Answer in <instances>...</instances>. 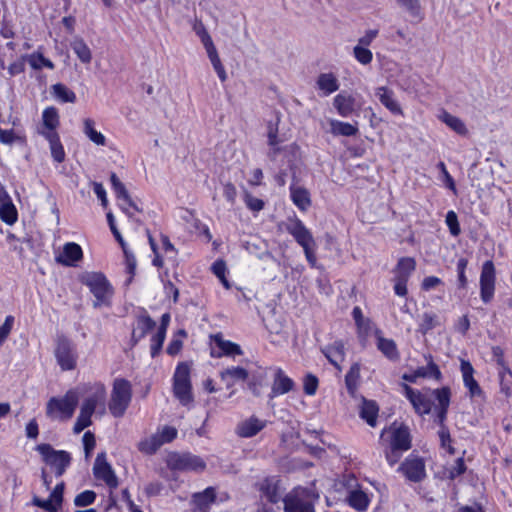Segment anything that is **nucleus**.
I'll return each mask as SVG.
<instances>
[{"mask_svg":"<svg viewBox=\"0 0 512 512\" xmlns=\"http://www.w3.org/2000/svg\"><path fill=\"white\" fill-rule=\"evenodd\" d=\"M79 279L80 282L83 285H86L94 295V308H98L102 305H109V300L113 295V288L103 273L85 272Z\"/></svg>","mask_w":512,"mask_h":512,"instance_id":"f257e3e1","label":"nucleus"},{"mask_svg":"<svg viewBox=\"0 0 512 512\" xmlns=\"http://www.w3.org/2000/svg\"><path fill=\"white\" fill-rule=\"evenodd\" d=\"M286 230L303 248L305 257L311 267H315L317 262L315 254L316 242L310 230L307 229L304 223L297 217L289 221Z\"/></svg>","mask_w":512,"mask_h":512,"instance_id":"f03ea898","label":"nucleus"},{"mask_svg":"<svg viewBox=\"0 0 512 512\" xmlns=\"http://www.w3.org/2000/svg\"><path fill=\"white\" fill-rule=\"evenodd\" d=\"M132 399V387L128 380L118 378L114 380L111 398L108 404L110 413L116 417H122Z\"/></svg>","mask_w":512,"mask_h":512,"instance_id":"7ed1b4c3","label":"nucleus"},{"mask_svg":"<svg viewBox=\"0 0 512 512\" xmlns=\"http://www.w3.org/2000/svg\"><path fill=\"white\" fill-rule=\"evenodd\" d=\"M35 450L41 455L42 461L54 470L56 477H61L71 465V454L65 450H56L51 444H38Z\"/></svg>","mask_w":512,"mask_h":512,"instance_id":"20e7f679","label":"nucleus"},{"mask_svg":"<svg viewBox=\"0 0 512 512\" xmlns=\"http://www.w3.org/2000/svg\"><path fill=\"white\" fill-rule=\"evenodd\" d=\"M78 404L77 393L70 390L63 397H52L46 405V415L50 419H70Z\"/></svg>","mask_w":512,"mask_h":512,"instance_id":"39448f33","label":"nucleus"},{"mask_svg":"<svg viewBox=\"0 0 512 512\" xmlns=\"http://www.w3.org/2000/svg\"><path fill=\"white\" fill-rule=\"evenodd\" d=\"M166 464L172 471L201 473L206 469V462L190 452H171Z\"/></svg>","mask_w":512,"mask_h":512,"instance_id":"423d86ee","label":"nucleus"},{"mask_svg":"<svg viewBox=\"0 0 512 512\" xmlns=\"http://www.w3.org/2000/svg\"><path fill=\"white\" fill-rule=\"evenodd\" d=\"M58 365L63 371L73 370L77 364V353L74 344L66 336L57 337L54 351Z\"/></svg>","mask_w":512,"mask_h":512,"instance_id":"0eeeda50","label":"nucleus"},{"mask_svg":"<svg viewBox=\"0 0 512 512\" xmlns=\"http://www.w3.org/2000/svg\"><path fill=\"white\" fill-rule=\"evenodd\" d=\"M428 391L437 401V404L434 406V422L439 426V429L448 428L446 420L451 402L450 387L443 386L433 390L428 389Z\"/></svg>","mask_w":512,"mask_h":512,"instance_id":"6e6552de","label":"nucleus"},{"mask_svg":"<svg viewBox=\"0 0 512 512\" xmlns=\"http://www.w3.org/2000/svg\"><path fill=\"white\" fill-rule=\"evenodd\" d=\"M398 472H401L410 482H422L426 478L424 459L412 453L400 464Z\"/></svg>","mask_w":512,"mask_h":512,"instance_id":"1a4fd4ad","label":"nucleus"},{"mask_svg":"<svg viewBox=\"0 0 512 512\" xmlns=\"http://www.w3.org/2000/svg\"><path fill=\"white\" fill-rule=\"evenodd\" d=\"M496 270L493 261L483 263L480 274V298L483 303L492 301L495 292Z\"/></svg>","mask_w":512,"mask_h":512,"instance_id":"9d476101","label":"nucleus"},{"mask_svg":"<svg viewBox=\"0 0 512 512\" xmlns=\"http://www.w3.org/2000/svg\"><path fill=\"white\" fill-rule=\"evenodd\" d=\"M93 475L96 479L104 481L111 489L118 487L117 476L111 465L106 461L105 452L98 453L93 466Z\"/></svg>","mask_w":512,"mask_h":512,"instance_id":"9b49d317","label":"nucleus"},{"mask_svg":"<svg viewBox=\"0 0 512 512\" xmlns=\"http://www.w3.org/2000/svg\"><path fill=\"white\" fill-rule=\"evenodd\" d=\"M402 387L405 397L412 404L415 412L418 415L423 416L431 413L432 401L429 395L419 390L413 389L408 384H403Z\"/></svg>","mask_w":512,"mask_h":512,"instance_id":"f8f14e48","label":"nucleus"},{"mask_svg":"<svg viewBox=\"0 0 512 512\" xmlns=\"http://www.w3.org/2000/svg\"><path fill=\"white\" fill-rule=\"evenodd\" d=\"M425 358L428 361L427 366L418 367L412 373H404L402 379L410 383H416L418 378H432L437 381L442 380V373L439 366L433 361V357L428 355L425 356Z\"/></svg>","mask_w":512,"mask_h":512,"instance_id":"ddd939ff","label":"nucleus"},{"mask_svg":"<svg viewBox=\"0 0 512 512\" xmlns=\"http://www.w3.org/2000/svg\"><path fill=\"white\" fill-rule=\"evenodd\" d=\"M83 257V251L80 245L74 242H68L63 246L61 254L55 257L58 264L71 267L76 266V263Z\"/></svg>","mask_w":512,"mask_h":512,"instance_id":"4468645a","label":"nucleus"},{"mask_svg":"<svg viewBox=\"0 0 512 512\" xmlns=\"http://www.w3.org/2000/svg\"><path fill=\"white\" fill-rule=\"evenodd\" d=\"M295 387L294 381L281 368L275 370L270 397L286 394Z\"/></svg>","mask_w":512,"mask_h":512,"instance_id":"2eb2a0df","label":"nucleus"},{"mask_svg":"<svg viewBox=\"0 0 512 512\" xmlns=\"http://www.w3.org/2000/svg\"><path fill=\"white\" fill-rule=\"evenodd\" d=\"M300 489L295 490V494H288L284 497L285 512H315L314 506L309 501H304L299 496Z\"/></svg>","mask_w":512,"mask_h":512,"instance_id":"dca6fc26","label":"nucleus"},{"mask_svg":"<svg viewBox=\"0 0 512 512\" xmlns=\"http://www.w3.org/2000/svg\"><path fill=\"white\" fill-rule=\"evenodd\" d=\"M212 340L216 344V346L221 350L220 352H216L212 349L211 356L215 358H220L222 356H233V355H242V350L238 344H235L231 341L224 340L221 333H217L211 336Z\"/></svg>","mask_w":512,"mask_h":512,"instance_id":"f3484780","label":"nucleus"},{"mask_svg":"<svg viewBox=\"0 0 512 512\" xmlns=\"http://www.w3.org/2000/svg\"><path fill=\"white\" fill-rule=\"evenodd\" d=\"M94 391L83 401L80 410L93 415L96 407L104 404L106 398V388L103 384H96Z\"/></svg>","mask_w":512,"mask_h":512,"instance_id":"a211bd4d","label":"nucleus"},{"mask_svg":"<svg viewBox=\"0 0 512 512\" xmlns=\"http://www.w3.org/2000/svg\"><path fill=\"white\" fill-rule=\"evenodd\" d=\"M375 95L378 97L381 104L392 114L403 115V110L398 101L394 98V92L391 89L385 86L378 87L375 91Z\"/></svg>","mask_w":512,"mask_h":512,"instance_id":"6ab92c4d","label":"nucleus"},{"mask_svg":"<svg viewBox=\"0 0 512 512\" xmlns=\"http://www.w3.org/2000/svg\"><path fill=\"white\" fill-rule=\"evenodd\" d=\"M322 353L337 370H341L340 363L345 358V347L341 340H337L323 348Z\"/></svg>","mask_w":512,"mask_h":512,"instance_id":"aec40b11","label":"nucleus"},{"mask_svg":"<svg viewBox=\"0 0 512 512\" xmlns=\"http://www.w3.org/2000/svg\"><path fill=\"white\" fill-rule=\"evenodd\" d=\"M460 369L463 376L464 385L469 389L471 397L479 396L482 390L478 382L474 379V368L468 360H461Z\"/></svg>","mask_w":512,"mask_h":512,"instance_id":"412c9836","label":"nucleus"},{"mask_svg":"<svg viewBox=\"0 0 512 512\" xmlns=\"http://www.w3.org/2000/svg\"><path fill=\"white\" fill-rule=\"evenodd\" d=\"M156 327V322L148 315L143 314L137 318V328L131 335L132 345L135 346L139 340L144 338L151 330Z\"/></svg>","mask_w":512,"mask_h":512,"instance_id":"4be33fe9","label":"nucleus"},{"mask_svg":"<svg viewBox=\"0 0 512 512\" xmlns=\"http://www.w3.org/2000/svg\"><path fill=\"white\" fill-rule=\"evenodd\" d=\"M390 445L394 449H400L407 451L411 448V435L409 428L406 425H401L398 428L393 429L391 434Z\"/></svg>","mask_w":512,"mask_h":512,"instance_id":"5701e85b","label":"nucleus"},{"mask_svg":"<svg viewBox=\"0 0 512 512\" xmlns=\"http://www.w3.org/2000/svg\"><path fill=\"white\" fill-rule=\"evenodd\" d=\"M220 378L226 383L227 389H230L237 381H247L249 372L243 367H229L220 372Z\"/></svg>","mask_w":512,"mask_h":512,"instance_id":"b1692460","label":"nucleus"},{"mask_svg":"<svg viewBox=\"0 0 512 512\" xmlns=\"http://www.w3.org/2000/svg\"><path fill=\"white\" fill-rule=\"evenodd\" d=\"M265 427V423L256 417L249 419L238 424L236 433L243 438H250L258 434Z\"/></svg>","mask_w":512,"mask_h":512,"instance_id":"393cba45","label":"nucleus"},{"mask_svg":"<svg viewBox=\"0 0 512 512\" xmlns=\"http://www.w3.org/2000/svg\"><path fill=\"white\" fill-rule=\"evenodd\" d=\"M333 105L342 117H349L355 110V98L346 93H340L334 97Z\"/></svg>","mask_w":512,"mask_h":512,"instance_id":"a878e982","label":"nucleus"},{"mask_svg":"<svg viewBox=\"0 0 512 512\" xmlns=\"http://www.w3.org/2000/svg\"><path fill=\"white\" fill-rule=\"evenodd\" d=\"M291 200L301 211H306L311 206V198L309 191L293 183L290 186Z\"/></svg>","mask_w":512,"mask_h":512,"instance_id":"bb28decb","label":"nucleus"},{"mask_svg":"<svg viewBox=\"0 0 512 512\" xmlns=\"http://www.w3.org/2000/svg\"><path fill=\"white\" fill-rule=\"evenodd\" d=\"M377 348L391 361H398L400 358L397 345L394 340L384 338L380 331H377Z\"/></svg>","mask_w":512,"mask_h":512,"instance_id":"cd10ccee","label":"nucleus"},{"mask_svg":"<svg viewBox=\"0 0 512 512\" xmlns=\"http://www.w3.org/2000/svg\"><path fill=\"white\" fill-rule=\"evenodd\" d=\"M50 144L51 155L57 163H62L65 160V151L60 142V137L57 132H40Z\"/></svg>","mask_w":512,"mask_h":512,"instance_id":"c85d7f7f","label":"nucleus"},{"mask_svg":"<svg viewBox=\"0 0 512 512\" xmlns=\"http://www.w3.org/2000/svg\"><path fill=\"white\" fill-rule=\"evenodd\" d=\"M259 491L262 497L272 504H276L280 500L278 484L271 478H265L259 484Z\"/></svg>","mask_w":512,"mask_h":512,"instance_id":"c756f323","label":"nucleus"},{"mask_svg":"<svg viewBox=\"0 0 512 512\" xmlns=\"http://www.w3.org/2000/svg\"><path fill=\"white\" fill-rule=\"evenodd\" d=\"M216 500V492L213 487L206 488L203 492L193 495V502L201 512H208L209 507Z\"/></svg>","mask_w":512,"mask_h":512,"instance_id":"7c9ffc66","label":"nucleus"},{"mask_svg":"<svg viewBox=\"0 0 512 512\" xmlns=\"http://www.w3.org/2000/svg\"><path fill=\"white\" fill-rule=\"evenodd\" d=\"M330 132L334 136H356L359 132L357 122L350 124L339 120H330Z\"/></svg>","mask_w":512,"mask_h":512,"instance_id":"2f4dec72","label":"nucleus"},{"mask_svg":"<svg viewBox=\"0 0 512 512\" xmlns=\"http://www.w3.org/2000/svg\"><path fill=\"white\" fill-rule=\"evenodd\" d=\"M416 269V261L412 257H402L394 269L395 278H403L409 280L411 274Z\"/></svg>","mask_w":512,"mask_h":512,"instance_id":"473e14b6","label":"nucleus"},{"mask_svg":"<svg viewBox=\"0 0 512 512\" xmlns=\"http://www.w3.org/2000/svg\"><path fill=\"white\" fill-rule=\"evenodd\" d=\"M378 411L379 407L375 401L363 399V404L360 409V417L371 427L376 425Z\"/></svg>","mask_w":512,"mask_h":512,"instance_id":"72a5a7b5","label":"nucleus"},{"mask_svg":"<svg viewBox=\"0 0 512 512\" xmlns=\"http://www.w3.org/2000/svg\"><path fill=\"white\" fill-rule=\"evenodd\" d=\"M43 129L40 132H57L59 114L55 107H47L42 114Z\"/></svg>","mask_w":512,"mask_h":512,"instance_id":"f704fd0d","label":"nucleus"},{"mask_svg":"<svg viewBox=\"0 0 512 512\" xmlns=\"http://www.w3.org/2000/svg\"><path fill=\"white\" fill-rule=\"evenodd\" d=\"M317 87L325 95H329L339 89V83L333 73H321L317 79Z\"/></svg>","mask_w":512,"mask_h":512,"instance_id":"c9c22d12","label":"nucleus"},{"mask_svg":"<svg viewBox=\"0 0 512 512\" xmlns=\"http://www.w3.org/2000/svg\"><path fill=\"white\" fill-rule=\"evenodd\" d=\"M360 380V364L354 363L345 375V385L348 393L355 397Z\"/></svg>","mask_w":512,"mask_h":512,"instance_id":"e433bc0d","label":"nucleus"},{"mask_svg":"<svg viewBox=\"0 0 512 512\" xmlns=\"http://www.w3.org/2000/svg\"><path fill=\"white\" fill-rule=\"evenodd\" d=\"M173 393L183 406L193 402L191 383H173Z\"/></svg>","mask_w":512,"mask_h":512,"instance_id":"4c0bfd02","label":"nucleus"},{"mask_svg":"<svg viewBox=\"0 0 512 512\" xmlns=\"http://www.w3.org/2000/svg\"><path fill=\"white\" fill-rule=\"evenodd\" d=\"M71 48L74 51V53L77 55L79 60L84 63L88 64L92 60V53L88 45L85 43V41L80 38L76 37L71 42Z\"/></svg>","mask_w":512,"mask_h":512,"instance_id":"58836bf2","label":"nucleus"},{"mask_svg":"<svg viewBox=\"0 0 512 512\" xmlns=\"http://www.w3.org/2000/svg\"><path fill=\"white\" fill-rule=\"evenodd\" d=\"M440 120L457 134L461 136L468 134V129L465 123L459 117L444 111L440 116Z\"/></svg>","mask_w":512,"mask_h":512,"instance_id":"ea45409f","label":"nucleus"},{"mask_svg":"<svg viewBox=\"0 0 512 512\" xmlns=\"http://www.w3.org/2000/svg\"><path fill=\"white\" fill-rule=\"evenodd\" d=\"M347 502L357 511H365L369 505V498L362 490H352L349 492Z\"/></svg>","mask_w":512,"mask_h":512,"instance_id":"a19ab883","label":"nucleus"},{"mask_svg":"<svg viewBox=\"0 0 512 512\" xmlns=\"http://www.w3.org/2000/svg\"><path fill=\"white\" fill-rule=\"evenodd\" d=\"M159 439V434L155 433L150 437L141 440L137 445L138 450L146 455L155 454L162 446V442Z\"/></svg>","mask_w":512,"mask_h":512,"instance_id":"79ce46f5","label":"nucleus"},{"mask_svg":"<svg viewBox=\"0 0 512 512\" xmlns=\"http://www.w3.org/2000/svg\"><path fill=\"white\" fill-rule=\"evenodd\" d=\"M83 124V132L89 138L90 141L99 146H104L106 144L105 136L102 133L95 130V122L93 119L86 118L84 119Z\"/></svg>","mask_w":512,"mask_h":512,"instance_id":"37998d69","label":"nucleus"},{"mask_svg":"<svg viewBox=\"0 0 512 512\" xmlns=\"http://www.w3.org/2000/svg\"><path fill=\"white\" fill-rule=\"evenodd\" d=\"M18 213L14 204L9 199L0 204V219L8 225H12L17 221Z\"/></svg>","mask_w":512,"mask_h":512,"instance_id":"c03bdc74","label":"nucleus"},{"mask_svg":"<svg viewBox=\"0 0 512 512\" xmlns=\"http://www.w3.org/2000/svg\"><path fill=\"white\" fill-rule=\"evenodd\" d=\"M54 96L63 103H75L76 94L62 83L53 85Z\"/></svg>","mask_w":512,"mask_h":512,"instance_id":"a18cd8bd","label":"nucleus"},{"mask_svg":"<svg viewBox=\"0 0 512 512\" xmlns=\"http://www.w3.org/2000/svg\"><path fill=\"white\" fill-rule=\"evenodd\" d=\"M26 59L34 70H40L43 67H46L48 69H54L55 67L53 62L45 58L43 54L40 52H34L30 55H26Z\"/></svg>","mask_w":512,"mask_h":512,"instance_id":"49530a36","label":"nucleus"},{"mask_svg":"<svg viewBox=\"0 0 512 512\" xmlns=\"http://www.w3.org/2000/svg\"><path fill=\"white\" fill-rule=\"evenodd\" d=\"M197 34L201 38V42L206 49L209 59L211 60V59L218 58L219 55H218L217 49L212 41L211 36L208 34V32L205 30V28L202 27L201 30L197 31Z\"/></svg>","mask_w":512,"mask_h":512,"instance_id":"de8ad7c7","label":"nucleus"},{"mask_svg":"<svg viewBox=\"0 0 512 512\" xmlns=\"http://www.w3.org/2000/svg\"><path fill=\"white\" fill-rule=\"evenodd\" d=\"M439 325L438 317L436 314L431 312H425L422 316V321L419 324L418 331L426 335L430 330L434 329Z\"/></svg>","mask_w":512,"mask_h":512,"instance_id":"09e8293b","label":"nucleus"},{"mask_svg":"<svg viewBox=\"0 0 512 512\" xmlns=\"http://www.w3.org/2000/svg\"><path fill=\"white\" fill-rule=\"evenodd\" d=\"M173 383H191L190 381V366L186 362H181L177 365Z\"/></svg>","mask_w":512,"mask_h":512,"instance_id":"8fccbe9b","label":"nucleus"},{"mask_svg":"<svg viewBox=\"0 0 512 512\" xmlns=\"http://www.w3.org/2000/svg\"><path fill=\"white\" fill-rule=\"evenodd\" d=\"M113 190L118 200L124 201L125 204H127L129 207L133 208L137 212L142 211V209H140L138 205L132 200V198L129 195V192L127 191L123 183H121L119 186H116Z\"/></svg>","mask_w":512,"mask_h":512,"instance_id":"3c124183","label":"nucleus"},{"mask_svg":"<svg viewBox=\"0 0 512 512\" xmlns=\"http://www.w3.org/2000/svg\"><path fill=\"white\" fill-rule=\"evenodd\" d=\"M499 378H500V387L501 392L504 393L507 397L511 395V386H512V371L508 368V371L504 369H499Z\"/></svg>","mask_w":512,"mask_h":512,"instance_id":"603ef678","label":"nucleus"},{"mask_svg":"<svg viewBox=\"0 0 512 512\" xmlns=\"http://www.w3.org/2000/svg\"><path fill=\"white\" fill-rule=\"evenodd\" d=\"M267 137H268V144L273 147V154H277L281 149L279 147H277V145L280 143V140L278 139V122L276 123H273V122H269L268 123V132H267Z\"/></svg>","mask_w":512,"mask_h":512,"instance_id":"864d4df0","label":"nucleus"},{"mask_svg":"<svg viewBox=\"0 0 512 512\" xmlns=\"http://www.w3.org/2000/svg\"><path fill=\"white\" fill-rule=\"evenodd\" d=\"M96 493L92 490H85L79 493L74 499V505L77 507H85L94 503Z\"/></svg>","mask_w":512,"mask_h":512,"instance_id":"5fc2aeb1","label":"nucleus"},{"mask_svg":"<svg viewBox=\"0 0 512 512\" xmlns=\"http://www.w3.org/2000/svg\"><path fill=\"white\" fill-rule=\"evenodd\" d=\"M468 265L467 258H460L457 261V274H458V288L465 289L468 284V279L466 277L465 271Z\"/></svg>","mask_w":512,"mask_h":512,"instance_id":"6e6d98bb","label":"nucleus"},{"mask_svg":"<svg viewBox=\"0 0 512 512\" xmlns=\"http://www.w3.org/2000/svg\"><path fill=\"white\" fill-rule=\"evenodd\" d=\"M165 337H166V332H163L160 330H158L157 333L152 336L150 352H151V356L153 358L158 356V354L160 353L163 343H164V340H165Z\"/></svg>","mask_w":512,"mask_h":512,"instance_id":"4d7b16f0","label":"nucleus"},{"mask_svg":"<svg viewBox=\"0 0 512 512\" xmlns=\"http://www.w3.org/2000/svg\"><path fill=\"white\" fill-rule=\"evenodd\" d=\"M353 53L356 60L363 65H367L372 61V52L365 46L356 45L353 49Z\"/></svg>","mask_w":512,"mask_h":512,"instance_id":"13d9d810","label":"nucleus"},{"mask_svg":"<svg viewBox=\"0 0 512 512\" xmlns=\"http://www.w3.org/2000/svg\"><path fill=\"white\" fill-rule=\"evenodd\" d=\"M318 385V378L311 373H308L303 379V391L306 395H315Z\"/></svg>","mask_w":512,"mask_h":512,"instance_id":"bf43d9fd","label":"nucleus"},{"mask_svg":"<svg viewBox=\"0 0 512 512\" xmlns=\"http://www.w3.org/2000/svg\"><path fill=\"white\" fill-rule=\"evenodd\" d=\"M91 417L92 415L80 410V413L73 427V432L75 434H79L85 428L89 427L92 424Z\"/></svg>","mask_w":512,"mask_h":512,"instance_id":"052dcab7","label":"nucleus"},{"mask_svg":"<svg viewBox=\"0 0 512 512\" xmlns=\"http://www.w3.org/2000/svg\"><path fill=\"white\" fill-rule=\"evenodd\" d=\"M33 504L48 512H57L58 509L61 507V505L56 503V501H54V499H52L50 496L48 499L45 500L40 499L38 497H34Z\"/></svg>","mask_w":512,"mask_h":512,"instance_id":"680f3d73","label":"nucleus"},{"mask_svg":"<svg viewBox=\"0 0 512 512\" xmlns=\"http://www.w3.org/2000/svg\"><path fill=\"white\" fill-rule=\"evenodd\" d=\"M244 202L248 209L253 212H259L264 208V201L262 199L254 197L251 193L245 191Z\"/></svg>","mask_w":512,"mask_h":512,"instance_id":"e2e57ef3","label":"nucleus"},{"mask_svg":"<svg viewBox=\"0 0 512 512\" xmlns=\"http://www.w3.org/2000/svg\"><path fill=\"white\" fill-rule=\"evenodd\" d=\"M445 222L452 236L457 237L461 233L458 217L454 211H448Z\"/></svg>","mask_w":512,"mask_h":512,"instance_id":"0e129e2a","label":"nucleus"},{"mask_svg":"<svg viewBox=\"0 0 512 512\" xmlns=\"http://www.w3.org/2000/svg\"><path fill=\"white\" fill-rule=\"evenodd\" d=\"M438 436L440 439L441 447L447 449V452L450 455H454L455 449L453 446H451L452 439H451L449 428L439 429Z\"/></svg>","mask_w":512,"mask_h":512,"instance_id":"69168bd1","label":"nucleus"},{"mask_svg":"<svg viewBox=\"0 0 512 512\" xmlns=\"http://www.w3.org/2000/svg\"><path fill=\"white\" fill-rule=\"evenodd\" d=\"M14 317L12 315H8L5 318L4 323L0 326V347L6 341L8 336L10 335L13 325H14Z\"/></svg>","mask_w":512,"mask_h":512,"instance_id":"338daca9","label":"nucleus"},{"mask_svg":"<svg viewBox=\"0 0 512 512\" xmlns=\"http://www.w3.org/2000/svg\"><path fill=\"white\" fill-rule=\"evenodd\" d=\"M264 378V375H253L251 378L247 379L248 389L253 393L254 396H260V387L263 385Z\"/></svg>","mask_w":512,"mask_h":512,"instance_id":"774afa93","label":"nucleus"}]
</instances>
